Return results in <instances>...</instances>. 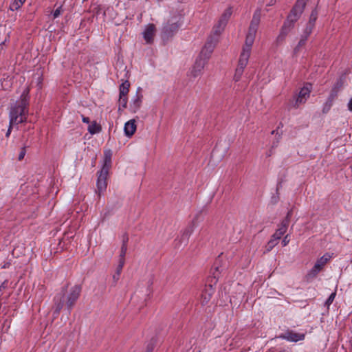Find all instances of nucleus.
Segmentation results:
<instances>
[{"instance_id":"1","label":"nucleus","mask_w":352,"mask_h":352,"mask_svg":"<svg viewBox=\"0 0 352 352\" xmlns=\"http://www.w3.org/2000/svg\"><path fill=\"white\" fill-rule=\"evenodd\" d=\"M81 292V287L79 285H74L69 287L65 286L56 293L54 298V314L58 316L64 305L70 311L75 305Z\"/></svg>"},{"instance_id":"2","label":"nucleus","mask_w":352,"mask_h":352,"mask_svg":"<svg viewBox=\"0 0 352 352\" xmlns=\"http://www.w3.org/2000/svg\"><path fill=\"white\" fill-rule=\"evenodd\" d=\"M261 16V9H257L253 14L248 32L246 36L245 42L241 52L238 65L246 67L250 56L252 47L254 43L258 27Z\"/></svg>"},{"instance_id":"3","label":"nucleus","mask_w":352,"mask_h":352,"mask_svg":"<svg viewBox=\"0 0 352 352\" xmlns=\"http://www.w3.org/2000/svg\"><path fill=\"white\" fill-rule=\"evenodd\" d=\"M28 91H24L21 96L20 100L11 107L10 111V125H16L26 121V114L28 105Z\"/></svg>"},{"instance_id":"4","label":"nucleus","mask_w":352,"mask_h":352,"mask_svg":"<svg viewBox=\"0 0 352 352\" xmlns=\"http://www.w3.org/2000/svg\"><path fill=\"white\" fill-rule=\"evenodd\" d=\"M182 19L180 14H176L168 19L162 29V34L164 37L168 38L172 36L179 29L180 26L179 21Z\"/></svg>"},{"instance_id":"5","label":"nucleus","mask_w":352,"mask_h":352,"mask_svg":"<svg viewBox=\"0 0 352 352\" xmlns=\"http://www.w3.org/2000/svg\"><path fill=\"white\" fill-rule=\"evenodd\" d=\"M312 89L311 84L307 83L305 84L300 90L298 95L294 96L292 100L291 101V104L297 108L302 104H305L307 99L310 96V94Z\"/></svg>"},{"instance_id":"6","label":"nucleus","mask_w":352,"mask_h":352,"mask_svg":"<svg viewBox=\"0 0 352 352\" xmlns=\"http://www.w3.org/2000/svg\"><path fill=\"white\" fill-rule=\"evenodd\" d=\"M217 43V38L213 37V36L210 35L202 47L199 56L198 58L202 59V60H205V62L208 63L210 59L211 54L215 47V45Z\"/></svg>"},{"instance_id":"7","label":"nucleus","mask_w":352,"mask_h":352,"mask_svg":"<svg viewBox=\"0 0 352 352\" xmlns=\"http://www.w3.org/2000/svg\"><path fill=\"white\" fill-rule=\"evenodd\" d=\"M207 64L205 60L197 58L195 63L188 72L187 76L190 80H194L202 75L204 69Z\"/></svg>"},{"instance_id":"8","label":"nucleus","mask_w":352,"mask_h":352,"mask_svg":"<svg viewBox=\"0 0 352 352\" xmlns=\"http://www.w3.org/2000/svg\"><path fill=\"white\" fill-rule=\"evenodd\" d=\"M109 172L107 170V169H101L100 171L98 173V177L97 179V193L99 196L101 195L102 193H103L107 186V176H108Z\"/></svg>"},{"instance_id":"9","label":"nucleus","mask_w":352,"mask_h":352,"mask_svg":"<svg viewBox=\"0 0 352 352\" xmlns=\"http://www.w3.org/2000/svg\"><path fill=\"white\" fill-rule=\"evenodd\" d=\"M142 91V88L138 87L136 90L135 95L131 100L129 108L133 113H136L142 105L143 99Z\"/></svg>"},{"instance_id":"10","label":"nucleus","mask_w":352,"mask_h":352,"mask_svg":"<svg viewBox=\"0 0 352 352\" xmlns=\"http://www.w3.org/2000/svg\"><path fill=\"white\" fill-rule=\"evenodd\" d=\"M330 258L331 256L329 254H325L318 258L313 268L311 270L309 275L316 276L322 270Z\"/></svg>"},{"instance_id":"11","label":"nucleus","mask_w":352,"mask_h":352,"mask_svg":"<svg viewBox=\"0 0 352 352\" xmlns=\"http://www.w3.org/2000/svg\"><path fill=\"white\" fill-rule=\"evenodd\" d=\"M307 0H297L288 16L298 20L302 14Z\"/></svg>"},{"instance_id":"12","label":"nucleus","mask_w":352,"mask_h":352,"mask_svg":"<svg viewBox=\"0 0 352 352\" xmlns=\"http://www.w3.org/2000/svg\"><path fill=\"white\" fill-rule=\"evenodd\" d=\"M280 338L286 340L289 342H298L302 340L305 338V335L302 333H298L294 331H287L279 336Z\"/></svg>"},{"instance_id":"13","label":"nucleus","mask_w":352,"mask_h":352,"mask_svg":"<svg viewBox=\"0 0 352 352\" xmlns=\"http://www.w3.org/2000/svg\"><path fill=\"white\" fill-rule=\"evenodd\" d=\"M143 37L147 43H151L153 41L155 35V27L153 24H148L145 27L142 33Z\"/></svg>"},{"instance_id":"14","label":"nucleus","mask_w":352,"mask_h":352,"mask_svg":"<svg viewBox=\"0 0 352 352\" xmlns=\"http://www.w3.org/2000/svg\"><path fill=\"white\" fill-rule=\"evenodd\" d=\"M197 226V217L194 218L189 225L182 232V239L187 242L190 236L194 232L195 228Z\"/></svg>"},{"instance_id":"15","label":"nucleus","mask_w":352,"mask_h":352,"mask_svg":"<svg viewBox=\"0 0 352 352\" xmlns=\"http://www.w3.org/2000/svg\"><path fill=\"white\" fill-rule=\"evenodd\" d=\"M136 129L135 120L134 119L129 120L125 123L124 127L125 135L129 138L131 137L135 133Z\"/></svg>"},{"instance_id":"16","label":"nucleus","mask_w":352,"mask_h":352,"mask_svg":"<svg viewBox=\"0 0 352 352\" xmlns=\"http://www.w3.org/2000/svg\"><path fill=\"white\" fill-rule=\"evenodd\" d=\"M214 293V289L212 286L206 287L204 291L202 292L201 296V303L202 305H206L210 300L212 294Z\"/></svg>"},{"instance_id":"17","label":"nucleus","mask_w":352,"mask_h":352,"mask_svg":"<svg viewBox=\"0 0 352 352\" xmlns=\"http://www.w3.org/2000/svg\"><path fill=\"white\" fill-rule=\"evenodd\" d=\"M226 24L227 23L224 21L219 19L217 23L214 25L210 35L218 39L219 35L223 31Z\"/></svg>"},{"instance_id":"18","label":"nucleus","mask_w":352,"mask_h":352,"mask_svg":"<svg viewBox=\"0 0 352 352\" xmlns=\"http://www.w3.org/2000/svg\"><path fill=\"white\" fill-rule=\"evenodd\" d=\"M288 226V221H283L281 223V226L278 229L276 230V232L273 234L272 237L277 239L278 241L280 239L282 236L286 232Z\"/></svg>"},{"instance_id":"19","label":"nucleus","mask_w":352,"mask_h":352,"mask_svg":"<svg viewBox=\"0 0 352 352\" xmlns=\"http://www.w3.org/2000/svg\"><path fill=\"white\" fill-rule=\"evenodd\" d=\"M111 156L112 152L111 150H107L104 151V164L102 169H107L109 172V170L111 165Z\"/></svg>"},{"instance_id":"20","label":"nucleus","mask_w":352,"mask_h":352,"mask_svg":"<svg viewBox=\"0 0 352 352\" xmlns=\"http://www.w3.org/2000/svg\"><path fill=\"white\" fill-rule=\"evenodd\" d=\"M290 29L283 25L280 29V33L276 38V42L278 43H282L285 39L286 36L290 32Z\"/></svg>"},{"instance_id":"21","label":"nucleus","mask_w":352,"mask_h":352,"mask_svg":"<svg viewBox=\"0 0 352 352\" xmlns=\"http://www.w3.org/2000/svg\"><path fill=\"white\" fill-rule=\"evenodd\" d=\"M129 87H130L129 82L127 80H124L120 86L119 95L123 96H127L128 93L129 91Z\"/></svg>"},{"instance_id":"22","label":"nucleus","mask_w":352,"mask_h":352,"mask_svg":"<svg viewBox=\"0 0 352 352\" xmlns=\"http://www.w3.org/2000/svg\"><path fill=\"white\" fill-rule=\"evenodd\" d=\"M102 130L101 126L96 122H92L88 126V131L91 134H96L100 132Z\"/></svg>"},{"instance_id":"23","label":"nucleus","mask_w":352,"mask_h":352,"mask_svg":"<svg viewBox=\"0 0 352 352\" xmlns=\"http://www.w3.org/2000/svg\"><path fill=\"white\" fill-rule=\"evenodd\" d=\"M307 41V38H304L303 36H300V38L296 45V46L294 48V54H297L303 48L306 44V42Z\"/></svg>"},{"instance_id":"24","label":"nucleus","mask_w":352,"mask_h":352,"mask_svg":"<svg viewBox=\"0 0 352 352\" xmlns=\"http://www.w3.org/2000/svg\"><path fill=\"white\" fill-rule=\"evenodd\" d=\"M232 14V10L231 7H229L225 10L219 19L224 21L225 23H228L229 19L230 18Z\"/></svg>"},{"instance_id":"25","label":"nucleus","mask_w":352,"mask_h":352,"mask_svg":"<svg viewBox=\"0 0 352 352\" xmlns=\"http://www.w3.org/2000/svg\"><path fill=\"white\" fill-rule=\"evenodd\" d=\"M245 68V67H242L241 65H238L234 75V81L238 82L241 79Z\"/></svg>"},{"instance_id":"26","label":"nucleus","mask_w":352,"mask_h":352,"mask_svg":"<svg viewBox=\"0 0 352 352\" xmlns=\"http://www.w3.org/2000/svg\"><path fill=\"white\" fill-rule=\"evenodd\" d=\"M298 20L292 18V16H287V19L285 21L283 25L292 30L294 28V24Z\"/></svg>"},{"instance_id":"27","label":"nucleus","mask_w":352,"mask_h":352,"mask_svg":"<svg viewBox=\"0 0 352 352\" xmlns=\"http://www.w3.org/2000/svg\"><path fill=\"white\" fill-rule=\"evenodd\" d=\"M314 26L315 25H312L311 23H307L306 27H305V30H303V32L301 34V36H303L304 38H308L309 35L311 34V32L314 28Z\"/></svg>"},{"instance_id":"28","label":"nucleus","mask_w":352,"mask_h":352,"mask_svg":"<svg viewBox=\"0 0 352 352\" xmlns=\"http://www.w3.org/2000/svg\"><path fill=\"white\" fill-rule=\"evenodd\" d=\"M128 98L127 96H123L119 95V107H118V111H120L122 109H125L127 105Z\"/></svg>"},{"instance_id":"29","label":"nucleus","mask_w":352,"mask_h":352,"mask_svg":"<svg viewBox=\"0 0 352 352\" xmlns=\"http://www.w3.org/2000/svg\"><path fill=\"white\" fill-rule=\"evenodd\" d=\"M25 0H14V2L10 5V9L12 10H16L23 4Z\"/></svg>"},{"instance_id":"30","label":"nucleus","mask_w":352,"mask_h":352,"mask_svg":"<svg viewBox=\"0 0 352 352\" xmlns=\"http://www.w3.org/2000/svg\"><path fill=\"white\" fill-rule=\"evenodd\" d=\"M317 18H318L317 11L313 10L310 14L309 20L307 23H311L312 25H315V23L316 21Z\"/></svg>"},{"instance_id":"31","label":"nucleus","mask_w":352,"mask_h":352,"mask_svg":"<svg viewBox=\"0 0 352 352\" xmlns=\"http://www.w3.org/2000/svg\"><path fill=\"white\" fill-rule=\"evenodd\" d=\"M278 241L274 237H272L271 240L268 242L266 247L267 251H270L274 246L278 244Z\"/></svg>"},{"instance_id":"32","label":"nucleus","mask_w":352,"mask_h":352,"mask_svg":"<svg viewBox=\"0 0 352 352\" xmlns=\"http://www.w3.org/2000/svg\"><path fill=\"white\" fill-rule=\"evenodd\" d=\"M127 250L126 241H124L121 247L120 258H124Z\"/></svg>"},{"instance_id":"33","label":"nucleus","mask_w":352,"mask_h":352,"mask_svg":"<svg viewBox=\"0 0 352 352\" xmlns=\"http://www.w3.org/2000/svg\"><path fill=\"white\" fill-rule=\"evenodd\" d=\"M336 96V94H333V93H331V95L329 96V97L328 98V101L325 105L326 107H327V110H329L330 109V107H331L333 100L335 98Z\"/></svg>"},{"instance_id":"34","label":"nucleus","mask_w":352,"mask_h":352,"mask_svg":"<svg viewBox=\"0 0 352 352\" xmlns=\"http://www.w3.org/2000/svg\"><path fill=\"white\" fill-rule=\"evenodd\" d=\"M122 270H119L118 267L116 268V273L113 275V280L114 282L116 283L119 280Z\"/></svg>"},{"instance_id":"35","label":"nucleus","mask_w":352,"mask_h":352,"mask_svg":"<svg viewBox=\"0 0 352 352\" xmlns=\"http://www.w3.org/2000/svg\"><path fill=\"white\" fill-rule=\"evenodd\" d=\"M25 153H26L25 148L24 147L21 148V151L19 155V157H18L19 160H22L24 158Z\"/></svg>"},{"instance_id":"36","label":"nucleus","mask_w":352,"mask_h":352,"mask_svg":"<svg viewBox=\"0 0 352 352\" xmlns=\"http://www.w3.org/2000/svg\"><path fill=\"white\" fill-rule=\"evenodd\" d=\"M124 262H125L124 258H120L119 264L117 267L119 268V270H122L123 266L124 265Z\"/></svg>"},{"instance_id":"37","label":"nucleus","mask_w":352,"mask_h":352,"mask_svg":"<svg viewBox=\"0 0 352 352\" xmlns=\"http://www.w3.org/2000/svg\"><path fill=\"white\" fill-rule=\"evenodd\" d=\"M124 262H125L124 258H120L119 264L117 267L119 268V270H122L123 266L124 265Z\"/></svg>"},{"instance_id":"38","label":"nucleus","mask_w":352,"mask_h":352,"mask_svg":"<svg viewBox=\"0 0 352 352\" xmlns=\"http://www.w3.org/2000/svg\"><path fill=\"white\" fill-rule=\"evenodd\" d=\"M335 296H336V294L332 293L328 298V299L327 300V304H329V305L331 304L333 301Z\"/></svg>"},{"instance_id":"39","label":"nucleus","mask_w":352,"mask_h":352,"mask_svg":"<svg viewBox=\"0 0 352 352\" xmlns=\"http://www.w3.org/2000/svg\"><path fill=\"white\" fill-rule=\"evenodd\" d=\"M289 242V236L288 235H286L283 241H282V243H283V246H286Z\"/></svg>"},{"instance_id":"40","label":"nucleus","mask_w":352,"mask_h":352,"mask_svg":"<svg viewBox=\"0 0 352 352\" xmlns=\"http://www.w3.org/2000/svg\"><path fill=\"white\" fill-rule=\"evenodd\" d=\"M60 9H59V8L56 9V10L54 12V13H53L54 18H56V17H58V16L60 15Z\"/></svg>"},{"instance_id":"41","label":"nucleus","mask_w":352,"mask_h":352,"mask_svg":"<svg viewBox=\"0 0 352 352\" xmlns=\"http://www.w3.org/2000/svg\"><path fill=\"white\" fill-rule=\"evenodd\" d=\"M348 109L352 112V97L349 100L348 104H347Z\"/></svg>"},{"instance_id":"42","label":"nucleus","mask_w":352,"mask_h":352,"mask_svg":"<svg viewBox=\"0 0 352 352\" xmlns=\"http://www.w3.org/2000/svg\"><path fill=\"white\" fill-rule=\"evenodd\" d=\"M276 0H270V2L267 4V6H273L276 3Z\"/></svg>"},{"instance_id":"43","label":"nucleus","mask_w":352,"mask_h":352,"mask_svg":"<svg viewBox=\"0 0 352 352\" xmlns=\"http://www.w3.org/2000/svg\"><path fill=\"white\" fill-rule=\"evenodd\" d=\"M82 122H85V123H89V119L87 117L82 116Z\"/></svg>"},{"instance_id":"44","label":"nucleus","mask_w":352,"mask_h":352,"mask_svg":"<svg viewBox=\"0 0 352 352\" xmlns=\"http://www.w3.org/2000/svg\"><path fill=\"white\" fill-rule=\"evenodd\" d=\"M12 126H13V125H10V127H9V129H8V130L7 133H6V136H7V137H8V136L10 135V131H11V129H12Z\"/></svg>"},{"instance_id":"45","label":"nucleus","mask_w":352,"mask_h":352,"mask_svg":"<svg viewBox=\"0 0 352 352\" xmlns=\"http://www.w3.org/2000/svg\"><path fill=\"white\" fill-rule=\"evenodd\" d=\"M6 285H5V283H2L1 285L0 286V292L1 291L2 289H5L6 288Z\"/></svg>"},{"instance_id":"46","label":"nucleus","mask_w":352,"mask_h":352,"mask_svg":"<svg viewBox=\"0 0 352 352\" xmlns=\"http://www.w3.org/2000/svg\"><path fill=\"white\" fill-rule=\"evenodd\" d=\"M351 344H352V340H351Z\"/></svg>"}]
</instances>
